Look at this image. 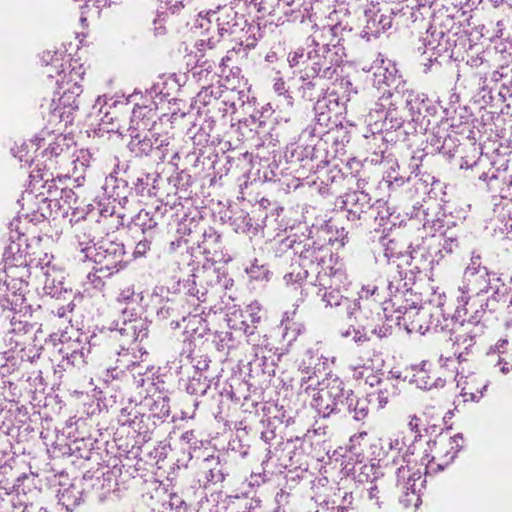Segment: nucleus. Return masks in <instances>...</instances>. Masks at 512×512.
Here are the masks:
<instances>
[{
	"instance_id": "nucleus-11",
	"label": "nucleus",
	"mask_w": 512,
	"mask_h": 512,
	"mask_svg": "<svg viewBox=\"0 0 512 512\" xmlns=\"http://www.w3.org/2000/svg\"><path fill=\"white\" fill-rule=\"evenodd\" d=\"M354 333H355V335H354L353 339H354V341H356V342H357V341H361V340H362V338L364 337V336H363V334H361L360 332H356V331H354Z\"/></svg>"
},
{
	"instance_id": "nucleus-3",
	"label": "nucleus",
	"mask_w": 512,
	"mask_h": 512,
	"mask_svg": "<svg viewBox=\"0 0 512 512\" xmlns=\"http://www.w3.org/2000/svg\"><path fill=\"white\" fill-rule=\"evenodd\" d=\"M462 437L460 435L447 436L440 435L430 447L434 453L432 460L428 462V472L441 470L448 465L456 456L461 446Z\"/></svg>"
},
{
	"instance_id": "nucleus-12",
	"label": "nucleus",
	"mask_w": 512,
	"mask_h": 512,
	"mask_svg": "<svg viewBox=\"0 0 512 512\" xmlns=\"http://www.w3.org/2000/svg\"><path fill=\"white\" fill-rule=\"evenodd\" d=\"M507 364H508V363H506V364L501 368V370H502V372H503V373H507V372L509 371V368L506 366Z\"/></svg>"
},
{
	"instance_id": "nucleus-13",
	"label": "nucleus",
	"mask_w": 512,
	"mask_h": 512,
	"mask_svg": "<svg viewBox=\"0 0 512 512\" xmlns=\"http://www.w3.org/2000/svg\"><path fill=\"white\" fill-rule=\"evenodd\" d=\"M72 71H76V72H78V73H79V74L81 75V73H80V71H81V68H78V70H76V69H73ZM79 79H81V76H80V77H79V78H78L77 80H79ZM77 82L79 83V81H77Z\"/></svg>"
},
{
	"instance_id": "nucleus-2",
	"label": "nucleus",
	"mask_w": 512,
	"mask_h": 512,
	"mask_svg": "<svg viewBox=\"0 0 512 512\" xmlns=\"http://www.w3.org/2000/svg\"><path fill=\"white\" fill-rule=\"evenodd\" d=\"M343 382L338 378L328 379L322 383L317 393L313 395V406L323 414H329L343 404L346 397Z\"/></svg>"
},
{
	"instance_id": "nucleus-7",
	"label": "nucleus",
	"mask_w": 512,
	"mask_h": 512,
	"mask_svg": "<svg viewBox=\"0 0 512 512\" xmlns=\"http://www.w3.org/2000/svg\"><path fill=\"white\" fill-rule=\"evenodd\" d=\"M304 59V49H297L288 55V62L291 67L298 66Z\"/></svg>"
},
{
	"instance_id": "nucleus-10",
	"label": "nucleus",
	"mask_w": 512,
	"mask_h": 512,
	"mask_svg": "<svg viewBox=\"0 0 512 512\" xmlns=\"http://www.w3.org/2000/svg\"><path fill=\"white\" fill-rule=\"evenodd\" d=\"M508 314H509V319L507 321V325L512 326V296H511L510 304L508 306Z\"/></svg>"
},
{
	"instance_id": "nucleus-4",
	"label": "nucleus",
	"mask_w": 512,
	"mask_h": 512,
	"mask_svg": "<svg viewBox=\"0 0 512 512\" xmlns=\"http://www.w3.org/2000/svg\"><path fill=\"white\" fill-rule=\"evenodd\" d=\"M458 385L462 386V395L465 401H478L483 396V391L487 387V382L481 377L471 374L462 381V377L458 380Z\"/></svg>"
},
{
	"instance_id": "nucleus-5",
	"label": "nucleus",
	"mask_w": 512,
	"mask_h": 512,
	"mask_svg": "<svg viewBox=\"0 0 512 512\" xmlns=\"http://www.w3.org/2000/svg\"><path fill=\"white\" fill-rule=\"evenodd\" d=\"M480 270H481L480 256H472L471 262L467 266V268L464 272V276L469 279L470 277L479 273Z\"/></svg>"
},
{
	"instance_id": "nucleus-8",
	"label": "nucleus",
	"mask_w": 512,
	"mask_h": 512,
	"mask_svg": "<svg viewBox=\"0 0 512 512\" xmlns=\"http://www.w3.org/2000/svg\"><path fill=\"white\" fill-rule=\"evenodd\" d=\"M377 400L380 408H383L389 402V393L387 391H379Z\"/></svg>"
},
{
	"instance_id": "nucleus-9",
	"label": "nucleus",
	"mask_w": 512,
	"mask_h": 512,
	"mask_svg": "<svg viewBox=\"0 0 512 512\" xmlns=\"http://www.w3.org/2000/svg\"><path fill=\"white\" fill-rule=\"evenodd\" d=\"M408 425L412 431L418 432L419 419L416 416H412Z\"/></svg>"
},
{
	"instance_id": "nucleus-1",
	"label": "nucleus",
	"mask_w": 512,
	"mask_h": 512,
	"mask_svg": "<svg viewBox=\"0 0 512 512\" xmlns=\"http://www.w3.org/2000/svg\"><path fill=\"white\" fill-rule=\"evenodd\" d=\"M69 80L66 89L57 99L51 103L52 116L58 118L65 125L72 123L74 112L78 109V97L82 93L81 85L77 82L80 74L76 71L69 72Z\"/></svg>"
},
{
	"instance_id": "nucleus-14",
	"label": "nucleus",
	"mask_w": 512,
	"mask_h": 512,
	"mask_svg": "<svg viewBox=\"0 0 512 512\" xmlns=\"http://www.w3.org/2000/svg\"><path fill=\"white\" fill-rule=\"evenodd\" d=\"M61 85H62V86H61V89H64V88H65V86H64V82H62V84H61Z\"/></svg>"
},
{
	"instance_id": "nucleus-6",
	"label": "nucleus",
	"mask_w": 512,
	"mask_h": 512,
	"mask_svg": "<svg viewBox=\"0 0 512 512\" xmlns=\"http://www.w3.org/2000/svg\"><path fill=\"white\" fill-rule=\"evenodd\" d=\"M11 473H12L11 467H2L1 471H0V477L2 475L5 476V475L11 474ZM13 487H14V485L8 478L5 480L0 478V490H4L6 493H8Z\"/></svg>"
}]
</instances>
